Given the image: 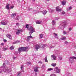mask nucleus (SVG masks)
Instances as JSON below:
<instances>
[{
  "label": "nucleus",
  "mask_w": 76,
  "mask_h": 76,
  "mask_svg": "<svg viewBox=\"0 0 76 76\" xmlns=\"http://www.w3.org/2000/svg\"><path fill=\"white\" fill-rule=\"evenodd\" d=\"M28 30L29 31H30L29 33L30 36L28 37H27V41H29V39H30V38H31L33 37L32 36H31V35H32L33 32H35V28H32L31 26L28 27Z\"/></svg>",
  "instance_id": "obj_1"
},
{
  "label": "nucleus",
  "mask_w": 76,
  "mask_h": 76,
  "mask_svg": "<svg viewBox=\"0 0 76 76\" xmlns=\"http://www.w3.org/2000/svg\"><path fill=\"white\" fill-rule=\"evenodd\" d=\"M18 51L19 54H20V53H21V52L28 51V48L25 47H20L18 48Z\"/></svg>",
  "instance_id": "obj_2"
},
{
  "label": "nucleus",
  "mask_w": 76,
  "mask_h": 76,
  "mask_svg": "<svg viewBox=\"0 0 76 76\" xmlns=\"http://www.w3.org/2000/svg\"><path fill=\"white\" fill-rule=\"evenodd\" d=\"M65 25H66V21H65L63 22L61 25L59 26V28H60L61 29H64Z\"/></svg>",
  "instance_id": "obj_3"
},
{
  "label": "nucleus",
  "mask_w": 76,
  "mask_h": 76,
  "mask_svg": "<svg viewBox=\"0 0 76 76\" xmlns=\"http://www.w3.org/2000/svg\"><path fill=\"white\" fill-rule=\"evenodd\" d=\"M73 59L76 60V57L75 56L70 57L69 58V60L71 63L73 62Z\"/></svg>",
  "instance_id": "obj_4"
},
{
  "label": "nucleus",
  "mask_w": 76,
  "mask_h": 76,
  "mask_svg": "<svg viewBox=\"0 0 76 76\" xmlns=\"http://www.w3.org/2000/svg\"><path fill=\"white\" fill-rule=\"evenodd\" d=\"M9 64V62L8 61L6 60L3 63V66L5 68V67L7 65V64Z\"/></svg>",
  "instance_id": "obj_5"
},
{
  "label": "nucleus",
  "mask_w": 76,
  "mask_h": 76,
  "mask_svg": "<svg viewBox=\"0 0 76 76\" xmlns=\"http://www.w3.org/2000/svg\"><path fill=\"white\" fill-rule=\"evenodd\" d=\"M55 70L57 73H59L60 72V69H58L57 67H55Z\"/></svg>",
  "instance_id": "obj_6"
},
{
  "label": "nucleus",
  "mask_w": 76,
  "mask_h": 76,
  "mask_svg": "<svg viewBox=\"0 0 76 76\" xmlns=\"http://www.w3.org/2000/svg\"><path fill=\"white\" fill-rule=\"evenodd\" d=\"M40 48V46L38 44H36L35 47V48L36 51H38L39 48Z\"/></svg>",
  "instance_id": "obj_7"
},
{
  "label": "nucleus",
  "mask_w": 76,
  "mask_h": 76,
  "mask_svg": "<svg viewBox=\"0 0 76 76\" xmlns=\"http://www.w3.org/2000/svg\"><path fill=\"white\" fill-rule=\"evenodd\" d=\"M51 57L52 60H56V56L54 55H52L51 56Z\"/></svg>",
  "instance_id": "obj_8"
},
{
  "label": "nucleus",
  "mask_w": 76,
  "mask_h": 76,
  "mask_svg": "<svg viewBox=\"0 0 76 76\" xmlns=\"http://www.w3.org/2000/svg\"><path fill=\"white\" fill-rule=\"evenodd\" d=\"M56 10L57 12H60V11H61V9L59 8V7L58 6L56 7Z\"/></svg>",
  "instance_id": "obj_9"
},
{
  "label": "nucleus",
  "mask_w": 76,
  "mask_h": 76,
  "mask_svg": "<svg viewBox=\"0 0 76 76\" xmlns=\"http://www.w3.org/2000/svg\"><path fill=\"white\" fill-rule=\"evenodd\" d=\"M22 31V29L18 30L16 32V34L19 35V34H20V32Z\"/></svg>",
  "instance_id": "obj_10"
},
{
  "label": "nucleus",
  "mask_w": 76,
  "mask_h": 76,
  "mask_svg": "<svg viewBox=\"0 0 76 76\" xmlns=\"http://www.w3.org/2000/svg\"><path fill=\"white\" fill-rule=\"evenodd\" d=\"M1 24L2 25H6L7 24V21H2V22H1Z\"/></svg>",
  "instance_id": "obj_11"
},
{
  "label": "nucleus",
  "mask_w": 76,
  "mask_h": 76,
  "mask_svg": "<svg viewBox=\"0 0 76 76\" xmlns=\"http://www.w3.org/2000/svg\"><path fill=\"white\" fill-rule=\"evenodd\" d=\"M34 70L35 72H38V67L37 66L35 67Z\"/></svg>",
  "instance_id": "obj_12"
},
{
  "label": "nucleus",
  "mask_w": 76,
  "mask_h": 76,
  "mask_svg": "<svg viewBox=\"0 0 76 76\" xmlns=\"http://www.w3.org/2000/svg\"><path fill=\"white\" fill-rule=\"evenodd\" d=\"M16 16V13H13L12 14L11 17L14 18H15V16Z\"/></svg>",
  "instance_id": "obj_13"
},
{
  "label": "nucleus",
  "mask_w": 76,
  "mask_h": 76,
  "mask_svg": "<svg viewBox=\"0 0 76 76\" xmlns=\"http://www.w3.org/2000/svg\"><path fill=\"white\" fill-rule=\"evenodd\" d=\"M53 34L56 38L57 39H58V35H57V34L54 33Z\"/></svg>",
  "instance_id": "obj_14"
},
{
  "label": "nucleus",
  "mask_w": 76,
  "mask_h": 76,
  "mask_svg": "<svg viewBox=\"0 0 76 76\" xmlns=\"http://www.w3.org/2000/svg\"><path fill=\"white\" fill-rule=\"evenodd\" d=\"M4 72H8V73H9L10 72V70L9 69L6 68L5 70H4Z\"/></svg>",
  "instance_id": "obj_15"
},
{
  "label": "nucleus",
  "mask_w": 76,
  "mask_h": 76,
  "mask_svg": "<svg viewBox=\"0 0 76 76\" xmlns=\"http://www.w3.org/2000/svg\"><path fill=\"white\" fill-rule=\"evenodd\" d=\"M9 6H10V4H7V5L6 6V9H7V10H9L10 8V7H9Z\"/></svg>",
  "instance_id": "obj_16"
},
{
  "label": "nucleus",
  "mask_w": 76,
  "mask_h": 76,
  "mask_svg": "<svg viewBox=\"0 0 76 76\" xmlns=\"http://www.w3.org/2000/svg\"><path fill=\"white\" fill-rule=\"evenodd\" d=\"M7 38H9V39H12V36H11V35L10 34L7 35Z\"/></svg>",
  "instance_id": "obj_17"
},
{
  "label": "nucleus",
  "mask_w": 76,
  "mask_h": 76,
  "mask_svg": "<svg viewBox=\"0 0 76 76\" xmlns=\"http://www.w3.org/2000/svg\"><path fill=\"white\" fill-rule=\"evenodd\" d=\"M20 69L21 72H24L23 71V65H21Z\"/></svg>",
  "instance_id": "obj_18"
},
{
  "label": "nucleus",
  "mask_w": 76,
  "mask_h": 76,
  "mask_svg": "<svg viewBox=\"0 0 76 76\" xmlns=\"http://www.w3.org/2000/svg\"><path fill=\"white\" fill-rule=\"evenodd\" d=\"M42 22V21H41L37 20L36 21L37 24H41Z\"/></svg>",
  "instance_id": "obj_19"
},
{
  "label": "nucleus",
  "mask_w": 76,
  "mask_h": 76,
  "mask_svg": "<svg viewBox=\"0 0 76 76\" xmlns=\"http://www.w3.org/2000/svg\"><path fill=\"white\" fill-rule=\"evenodd\" d=\"M14 19H15V20H18L19 19V17L18 16H17V17H15L14 18Z\"/></svg>",
  "instance_id": "obj_20"
},
{
  "label": "nucleus",
  "mask_w": 76,
  "mask_h": 76,
  "mask_svg": "<svg viewBox=\"0 0 76 76\" xmlns=\"http://www.w3.org/2000/svg\"><path fill=\"white\" fill-rule=\"evenodd\" d=\"M72 7H70L69 8H67V10L68 11H69V10H72Z\"/></svg>",
  "instance_id": "obj_21"
},
{
  "label": "nucleus",
  "mask_w": 76,
  "mask_h": 76,
  "mask_svg": "<svg viewBox=\"0 0 76 76\" xmlns=\"http://www.w3.org/2000/svg\"><path fill=\"white\" fill-rule=\"evenodd\" d=\"M66 1H62L61 3L62 5H65V4H66Z\"/></svg>",
  "instance_id": "obj_22"
},
{
  "label": "nucleus",
  "mask_w": 76,
  "mask_h": 76,
  "mask_svg": "<svg viewBox=\"0 0 76 76\" xmlns=\"http://www.w3.org/2000/svg\"><path fill=\"white\" fill-rule=\"evenodd\" d=\"M42 13L43 15H45L47 13V11H42Z\"/></svg>",
  "instance_id": "obj_23"
},
{
  "label": "nucleus",
  "mask_w": 76,
  "mask_h": 76,
  "mask_svg": "<svg viewBox=\"0 0 76 76\" xmlns=\"http://www.w3.org/2000/svg\"><path fill=\"white\" fill-rule=\"evenodd\" d=\"M61 40H64L66 39V37H64L62 38H61Z\"/></svg>",
  "instance_id": "obj_24"
},
{
  "label": "nucleus",
  "mask_w": 76,
  "mask_h": 76,
  "mask_svg": "<svg viewBox=\"0 0 76 76\" xmlns=\"http://www.w3.org/2000/svg\"><path fill=\"white\" fill-rule=\"evenodd\" d=\"M52 23L53 25H54L56 24V21L54 20H53L52 21Z\"/></svg>",
  "instance_id": "obj_25"
},
{
  "label": "nucleus",
  "mask_w": 76,
  "mask_h": 76,
  "mask_svg": "<svg viewBox=\"0 0 76 76\" xmlns=\"http://www.w3.org/2000/svg\"><path fill=\"white\" fill-rule=\"evenodd\" d=\"M51 66L53 67H55V66H56V64H54L53 63L51 64Z\"/></svg>",
  "instance_id": "obj_26"
},
{
  "label": "nucleus",
  "mask_w": 76,
  "mask_h": 76,
  "mask_svg": "<svg viewBox=\"0 0 76 76\" xmlns=\"http://www.w3.org/2000/svg\"><path fill=\"white\" fill-rule=\"evenodd\" d=\"M49 12L51 13H53V12H54V10H50Z\"/></svg>",
  "instance_id": "obj_27"
},
{
  "label": "nucleus",
  "mask_w": 76,
  "mask_h": 76,
  "mask_svg": "<svg viewBox=\"0 0 76 76\" xmlns=\"http://www.w3.org/2000/svg\"><path fill=\"white\" fill-rule=\"evenodd\" d=\"M45 62H47V63H48V60H47V57H45Z\"/></svg>",
  "instance_id": "obj_28"
},
{
  "label": "nucleus",
  "mask_w": 76,
  "mask_h": 76,
  "mask_svg": "<svg viewBox=\"0 0 76 76\" xmlns=\"http://www.w3.org/2000/svg\"><path fill=\"white\" fill-rule=\"evenodd\" d=\"M14 47H15L13 46H11L10 48V50H13V49H14Z\"/></svg>",
  "instance_id": "obj_29"
},
{
  "label": "nucleus",
  "mask_w": 76,
  "mask_h": 76,
  "mask_svg": "<svg viewBox=\"0 0 76 76\" xmlns=\"http://www.w3.org/2000/svg\"><path fill=\"white\" fill-rule=\"evenodd\" d=\"M63 33L64 34V35H66V34H67V32L66 31H63Z\"/></svg>",
  "instance_id": "obj_30"
},
{
  "label": "nucleus",
  "mask_w": 76,
  "mask_h": 76,
  "mask_svg": "<svg viewBox=\"0 0 76 76\" xmlns=\"http://www.w3.org/2000/svg\"><path fill=\"white\" fill-rule=\"evenodd\" d=\"M40 38H42V37H43V35L42 34H41L39 35Z\"/></svg>",
  "instance_id": "obj_31"
},
{
  "label": "nucleus",
  "mask_w": 76,
  "mask_h": 76,
  "mask_svg": "<svg viewBox=\"0 0 76 76\" xmlns=\"http://www.w3.org/2000/svg\"><path fill=\"white\" fill-rule=\"evenodd\" d=\"M53 70V69L52 68H48V71H51V70Z\"/></svg>",
  "instance_id": "obj_32"
},
{
  "label": "nucleus",
  "mask_w": 76,
  "mask_h": 76,
  "mask_svg": "<svg viewBox=\"0 0 76 76\" xmlns=\"http://www.w3.org/2000/svg\"><path fill=\"white\" fill-rule=\"evenodd\" d=\"M59 60H61L62 59H63V58H62V57H61V56H59L58 57Z\"/></svg>",
  "instance_id": "obj_33"
},
{
  "label": "nucleus",
  "mask_w": 76,
  "mask_h": 76,
  "mask_svg": "<svg viewBox=\"0 0 76 76\" xmlns=\"http://www.w3.org/2000/svg\"><path fill=\"white\" fill-rule=\"evenodd\" d=\"M46 46V45H42V48H44Z\"/></svg>",
  "instance_id": "obj_34"
},
{
  "label": "nucleus",
  "mask_w": 76,
  "mask_h": 76,
  "mask_svg": "<svg viewBox=\"0 0 76 76\" xmlns=\"http://www.w3.org/2000/svg\"><path fill=\"white\" fill-rule=\"evenodd\" d=\"M18 74L19 75V76H22V73H21V72H19L18 73Z\"/></svg>",
  "instance_id": "obj_35"
},
{
  "label": "nucleus",
  "mask_w": 76,
  "mask_h": 76,
  "mask_svg": "<svg viewBox=\"0 0 76 76\" xmlns=\"http://www.w3.org/2000/svg\"><path fill=\"white\" fill-rule=\"evenodd\" d=\"M15 55H17L18 54V52H15L14 53Z\"/></svg>",
  "instance_id": "obj_36"
},
{
  "label": "nucleus",
  "mask_w": 76,
  "mask_h": 76,
  "mask_svg": "<svg viewBox=\"0 0 76 76\" xmlns=\"http://www.w3.org/2000/svg\"><path fill=\"white\" fill-rule=\"evenodd\" d=\"M50 48H54V46L51 45L50 46Z\"/></svg>",
  "instance_id": "obj_37"
},
{
  "label": "nucleus",
  "mask_w": 76,
  "mask_h": 76,
  "mask_svg": "<svg viewBox=\"0 0 76 76\" xmlns=\"http://www.w3.org/2000/svg\"><path fill=\"white\" fill-rule=\"evenodd\" d=\"M27 65H28V66H29V65H31V63L27 62Z\"/></svg>",
  "instance_id": "obj_38"
},
{
  "label": "nucleus",
  "mask_w": 76,
  "mask_h": 76,
  "mask_svg": "<svg viewBox=\"0 0 76 76\" xmlns=\"http://www.w3.org/2000/svg\"><path fill=\"white\" fill-rule=\"evenodd\" d=\"M20 42L19 41H16V42H15V43L16 44H18V43H19Z\"/></svg>",
  "instance_id": "obj_39"
},
{
  "label": "nucleus",
  "mask_w": 76,
  "mask_h": 76,
  "mask_svg": "<svg viewBox=\"0 0 76 76\" xmlns=\"http://www.w3.org/2000/svg\"><path fill=\"white\" fill-rule=\"evenodd\" d=\"M44 67H45V66H44V65H43L42 67V69H44Z\"/></svg>",
  "instance_id": "obj_40"
},
{
  "label": "nucleus",
  "mask_w": 76,
  "mask_h": 76,
  "mask_svg": "<svg viewBox=\"0 0 76 76\" xmlns=\"http://www.w3.org/2000/svg\"><path fill=\"white\" fill-rule=\"evenodd\" d=\"M28 24H26V28H28Z\"/></svg>",
  "instance_id": "obj_41"
},
{
  "label": "nucleus",
  "mask_w": 76,
  "mask_h": 76,
  "mask_svg": "<svg viewBox=\"0 0 76 76\" xmlns=\"http://www.w3.org/2000/svg\"><path fill=\"white\" fill-rule=\"evenodd\" d=\"M16 25H18V26H19V25H20V24L19 23H16Z\"/></svg>",
  "instance_id": "obj_42"
},
{
  "label": "nucleus",
  "mask_w": 76,
  "mask_h": 76,
  "mask_svg": "<svg viewBox=\"0 0 76 76\" xmlns=\"http://www.w3.org/2000/svg\"><path fill=\"white\" fill-rule=\"evenodd\" d=\"M14 7V6H11L10 7V9H13Z\"/></svg>",
  "instance_id": "obj_43"
},
{
  "label": "nucleus",
  "mask_w": 76,
  "mask_h": 76,
  "mask_svg": "<svg viewBox=\"0 0 76 76\" xmlns=\"http://www.w3.org/2000/svg\"><path fill=\"white\" fill-rule=\"evenodd\" d=\"M65 12L63 11V12H62V15H64V14H65Z\"/></svg>",
  "instance_id": "obj_44"
},
{
  "label": "nucleus",
  "mask_w": 76,
  "mask_h": 76,
  "mask_svg": "<svg viewBox=\"0 0 76 76\" xmlns=\"http://www.w3.org/2000/svg\"><path fill=\"white\" fill-rule=\"evenodd\" d=\"M1 45H2V46H3V45H4V43H1Z\"/></svg>",
  "instance_id": "obj_45"
},
{
  "label": "nucleus",
  "mask_w": 76,
  "mask_h": 76,
  "mask_svg": "<svg viewBox=\"0 0 76 76\" xmlns=\"http://www.w3.org/2000/svg\"><path fill=\"white\" fill-rule=\"evenodd\" d=\"M7 50V49H6V48H4V49H3L4 51H6V50Z\"/></svg>",
  "instance_id": "obj_46"
},
{
  "label": "nucleus",
  "mask_w": 76,
  "mask_h": 76,
  "mask_svg": "<svg viewBox=\"0 0 76 76\" xmlns=\"http://www.w3.org/2000/svg\"><path fill=\"white\" fill-rule=\"evenodd\" d=\"M50 76H56V75L55 74H52Z\"/></svg>",
  "instance_id": "obj_47"
},
{
  "label": "nucleus",
  "mask_w": 76,
  "mask_h": 76,
  "mask_svg": "<svg viewBox=\"0 0 76 76\" xmlns=\"http://www.w3.org/2000/svg\"><path fill=\"white\" fill-rule=\"evenodd\" d=\"M38 63H40V64H42V62L41 61H39Z\"/></svg>",
  "instance_id": "obj_48"
},
{
  "label": "nucleus",
  "mask_w": 76,
  "mask_h": 76,
  "mask_svg": "<svg viewBox=\"0 0 76 76\" xmlns=\"http://www.w3.org/2000/svg\"><path fill=\"white\" fill-rule=\"evenodd\" d=\"M32 8H29L28 9V10H32Z\"/></svg>",
  "instance_id": "obj_49"
},
{
  "label": "nucleus",
  "mask_w": 76,
  "mask_h": 76,
  "mask_svg": "<svg viewBox=\"0 0 76 76\" xmlns=\"http://www.w3.org/2000/svg\"><path fill=\"white\" fill-rule=\"evenodd\" d=\"M4 42H7V40H6V39H4Z\"/></svg>",
  "instance_id": "obj_50"
},
{
  "label": "nucleus",
  "mask_w": 76,
  "mask_h": 76,
  "mask_svg": "<svg viewBox=\"0 0 76 76\" xmlns=\"http://www.w3.org/2000/svg\"><path fill=\"white\" fill-rule=\"evenodd\" d=\"M55 20H58V18H55Z\"/></svg>",
  "instance_id": "obj_51"
},
{
  "label": "nucleus",
  "mask_w": 76,
  "mask_h": 76,
  "mask_svg": "<svg viewBox=\"0 0 76 76\" xmlns=\"http://www.w3.org/2000/svg\"><path fill=\"white\" fill-rule=\"evenodd\" d=\"M69 31H71L72 30V28H69Z\"/></svg>",
  "instance_id": "obj_52"
},
{
  "label": "nucleus",
  "mask_w": 76,
  "mask_h": 76,
  "mask_svg": "<svg viewBox=\"0 0 76 76\" xmlns=\"http://www.w3.org/2000/svg\"><path fill=\"white\" fill-rule=\"evenodd\" d=\"M68 43V42H65V44H67Z\"/></svg>",
  "instance_id": "obj_53"
},
{
  "label": "nucleus",
  "mask_w": 76,
  "mask_h": 76,
  "mask_svg": "<svg viewBox=\"0 0 76 76\" xmlns=\"http://www.w3.org/2000/svg\"><path fill=\"white\" fill-rule=\"evenodd\" d=\"M13 44H16V42H13Z\"/></svg>",
  "instance_id": "obj_54"
},
{
  "label": "nucleus",
  "mask_w": 76,
  "mask_h": 76,
  "mask_svg": "<svg viewBox=\"0 0 76 76\" xmlns=\"http://www.w3.org/2000/svg\"><path fill=\"white\" fill-rule=\"evenodd\" d=\"M16 58V57H13V58H14V59H15Z\"/></svg>",
  "instance_id": "obj_55"
},
{
  "label": "nucleus",
  "mask_w": 76,
  "mask_h": 76,
  "mask_svg": "<svg viewBox=\"0 0 76 76\" xmlns=\"http://www.w3.org/2000/svg\"><path fill=\"white\" fill-rule=\"evenodd\" d=\"M1 55L0 54V58H1Z\"/></svg>",
  "instance_id": "obj_56"
},
{
  "label": "nucleus",
  "mask_w": 76,
  "mask_h": 76,
  "mask_svg": "<svg viewBox=\"0 0 76 76\" xmlns=\"http://www.w3.org/2000/svg\"><path fill=\"white\" fill-rule=\"evenodd\" d=\"M1 73V71H0V73Z\"/></svg>",
  "instance_id": "obj_57"
},
{
  "label": "nucleus",
  "mask_w": 76,
  "mask_h": 76,
  "mask_svg": "<svg viewBox=\"0 0 76 76\" xmlns=\"http://www.w3.org/2000/svg\"><path fill=\"white\" fill-rule=\"evenodd\" d=\"M0 29H1V28L0 27Z\"/></svg>",
  "instance_id": "obj_58"
},
{
  "label": "nucleus",
  "mask_w": 76,
  "mask_h": 76,
  "mask_svg": "<svg viewBox=\"0 0 76 76\" xmlns=\"http://www.w3.org/2000/svg\"><path fill=\"white\" fill-rule=\"evenodd\" d=\"M36 75H37V73H35Z\"/></svg>",
  "instance_id": "obj_59"
},
{
  "label": "nucleus",
  "mask_w": 76,
  "mask_h": 76,
  "mask_svg": "<svg viewBox=\"0 0 76 76\" xmlns=\"http://www.w3.org/2000/svg\"><path fill=\"white\" fill-rule=\"evenodd\" d=\"M33 1H35V0H33Z\"/></svg>",
  "instance_id": "obj_60"
},
{
  "label": "nucleus",
  "mask_w": 76,
  "mask_h": 76,
  "mask_svg": "<svg viewBox=\"0 0 76 76\" xmlns=\"http://www.w3.org/2000/svg\"><path fill=\"white\" fill-rule=\"evenodd\" d=\"M3 32H4V30H3Z\"/></svg>",
  "instance_id": "obj_61"
},
{
  "label": "nucleus",
  "mask_w": 76,
  "mask_h": 76,
  "mask_svg": "<svg viewBox=\"0 0 76 76\" xmlns=\"http://www.w3.org/2000/svg\"><path fill=\"white\" fill-rule=\"evenodd\" d=\"M47 1H49V0H47Z\"/></svg>",
  "instance_id": "obj_62"
},
{
  "label": "nucleus",
  "mask_w": 76,
  "mask_h": 76,
  "mask_svg": "<svg viewBox=\"0 0 76 76\" xmlns=\"http://www.w3.org/2000/svg\"><path fill=\"white\" fill-rule=\"evenodd\" d=\"M0 50H1V49L0 48Z\"/></svg>",
  "instance_id": "obj_63"
}]
</instances>
